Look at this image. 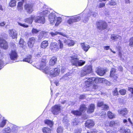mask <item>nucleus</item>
<instances>
[{"label":"nucleus","instance_id":"1","mask_svg":"<svg viewBox=\"0 0 133 133\" xmlns=\"http://www.w3.org/2000/svg\"><path fill=\"white\" fill-rule=\"evenodd\" d=\"M46 58L45 57L40 62L39 66L37 68L42 70L43 72L46 74H50L51 77H55L59 75L60 72V69L59 68H54L50 70L49 67L46 66Z\"/></svg>","mask_w":133,"mask_h":133},{"label":"nucleus","instance_id":"2","mask_svg":"<svg viewBox=\"0 0 133 133\" xmlns=\"http://www.w3.org/2000/svg\"><path fill=\"white\" fill-rule=\"evenodd\" d=\"M107 81L105 79L98 77H91L89 78L87 80L85 81V83L87 87H90L92 84L95 83H105Z\"/></svg>","mask_w":133,"mask_h":133},{"label":"nucleus","instance_id":"3","mask_svg":"<svg viewBox=\"0 0 133 133\" xmlns=\"http://www.w3.org/2000/svg\"><path fill=\"white\" fill-rule=\"evenodd\" d=\"M57 43L55 42H51L50 45V48L53 51L55 52L59 49H62L63 47V42L60 39L57 41Z\"/></svg>","mask_w":133,"mask_h":133},{"label":"nucleus","instance_id":"4","mask_svg":"<svg viewBox=\"0 0 133 133\" xmlns=\"http://www.w3.org/2000/svg\"><path fill=\"white\" fill-rule=\"evenodd\" d=\"M71 62L72 65L76 66H81L85 63V61L82 60H79L78 58L75 56L71 57Z\"/></svg>","mask_w":133,"mask_h":133},{"label":"nucleus","instance_id":"5","mask_svg":"<svg viewBox=\"0 0 133 133\" xmlns=\"http://www.w3.org/2000/svg\"><path fill=\"white\" fill-rule=\"evenodd\" d=\"M92 67L91 65H86L84 67L81 73V76L83 77L92 72Z\"/></svg>","mask_w":133,"mask_h":133},{"label":"nucleus","instance_id":"6","mask_svg":"<svg viewBox=\"0 0 133 133\" xmlns=\"http://www.w3.org/2000/svg\"><path fill=\"white\" fill-rule=\"evenodd\" d=\"M97 15V13L94 12H91L90 11L87 14H83V17H84L83 22L86 23L88 20L89 17L91 16L95 17Z\"/></svg>","mask_w":133,"mask_h":133},{"label":"nucleus","instance_id":"7","mask_svg":"<svg viewBox=\"0 0 133 133\" xmlns=\"http://www.w3.org/2000/svg\"><path fill=\"white\" fill-rule=\"evenodd\" d=\"M81 19V18L79 16H72L67 21V23L71 24L74 23L79 21Z\"/></svg>","mask_w":133,"mask_h":133},{"label":"nucleus","instance_id":"8","mask_svg":"<svg viewBox=\"0 0 133 133\" xmlns=\"http://www.w3.org/2000/svg\"><path fill=\"white\" fill-rule=\"evenodd\" d=\"M96 24L98 28L100 30H102L105 29L107 27V25L106 23L105 22L102 21L97 22Z\"/></svg>","mask_w":133,"mask_h":133},{"label":"nucleus","instance_id":"9","mask_svg":"<svg viewBox=\"0 0 133 133\" xmlns=\"http://www.w3.org/2000/svg\"><path fill=\"white\" fill-rule=\"evenodd\" d=\"M60 105H56L52 108L51 112L54 115H57L61 112Z\"/></svg>","mask_w":133,"mask_h":133},{"label":"nucleus","instance_id":"10","mask_svg":"<svg viewBox=\"0 0 133 133\" xmlns=\"http://www.w3.org/2000/svg\"><path fill=\"white\" fill-rule=\"evenodd\" d=\"M0 47L5 50L7 49L8 47L7 42L1 38H0Z\"/></svg>","mask_w":133,"mask_h":133},{"label":"nucleus","instance_id":"11","mask_svg":"<svg viewBox=\"0 0 133 133\" xmlns=\"http://www.w3.org/2000/svg\"><path fill=\"white\" fill-rule=\"evenodd\" d=\"M9 36L12 39L16 38L17 37V32L14 29H9L8 30Z\"/></svg>","mask_w":133,"mask_h":133},{"label":"nucleus","instance_id":"12","mask_svg":"<svg viewBox=\"0 0 133 133\" xmlns=\"http://www.w3.org/2000/svg\"><path fill=\"white\" fill-rule=\"evenodd\" d=\"M35 21L36 23L43 24L45 22V20L44 17L42 16H35Z\"/></svg>","mask_w":133,"mask_h":133},{"label":"nucleus","instance_id":"13","mask_svg":"<svg viewBox=\"0 0 133 133\" xmlns=\"http://www.w3.org/2000/svg\"><path fill=\"white\" fill-rule=\"evenodd\" d=\"M10 58L11 60H15L17 58V53L15 50H11L9 54Z\"/></svg>","mask_w":133,"mask_h":133},{"label":"nucleus","instance_id":"14","mask_svg":"<svg viewBox=\"0 0 133 133\" xmlns=\"http://www.w3.org/2000/svg\"><path fill=\"white\" fill-rule=\"evenodd\" d=\"M56 16L54 13H51L49 15L48 18L50 24H54L56 22Z\"/></svg>","mask_w":133,"mask_h":133},{"label":"nucleus","instance_id":"15","mask_svg":"<svg viewBox=\"0 0 133 133\" xmlns=\"http://www.w3.org/2000/svg\"><path fill=\"white\" fill-rule=\"evenodd\" d=\"M64 42L68 46L70 47L74 46L76 43V41L72 39H64Z\"/></svg>","mask_w":133,"mask_h":133},{"label":"nucleus","instance_id":"16","mask_svg":"<svg viewBox=\"0 0 133 133\" xmlns=\"http://www.w3.org/2000/svg\"><path fill=\"white\" fill-rule=\"evenodd\" d=\"M32 7V5L31 4L26 3L24 5L25 9L29 14L31 13L33 11Z\"/></svg>","mask_w":133,"mask_h":133},{"label":"nucleus","instance_id":"17","mask_svg":"<svg viewBox=\"0 0 133 133\" xmlns=\"http://www.w3.org/2000/svg\"><path fill=\"white\" fill-rule=\"evenodd\" d=\"M49 34L52 37H53L55 36L58 34H59L62 35L64 37H66L67 38H68V36L66 34L62 32H59L55 31L50 32L49 33Z\"/></svg>","mask_w":133,"mask_h":133},{"label":"nucleus","instance_id":"18","mask_svg":"<svg viewBox=\"0 0 133 133\" xmlns=\"http://www.w3.org/2000/svg\"><path fill=\"white\" fill-rule=\"evenodd\" d=\"M116 71V70L115 69H111L110 74V76L113 78L114 79V82L117 81V79L118 78L117 75H116L115 74Z\"/></svg>","mask_w":133,"mask_h":133},{"label":"nucleus","instance_id":"19","mask_svg":"<svg viewBox=\"0 0 133 133\" xmlns=\"http://www.w3.org/2000/svg\"><path fill=\"white\" fill-rule=\"evenodd\" d=\"M95 124L94 122L92 120H88L86 122L85 126L89 128L93 127Z\"/></svg>","mask_w":133,"mask_h":133},{"label":"nucleus","instance_id":"20","mask_svg":"<svg viewBox=\"0 0 133 133\" xmlns=\"http://www.w3.org/2000/svg\"><path fill=\"white\" fill-rule=\"evenodd\" d=\"M81 46L82 49L85 52L87 51L90 48V46L85 43H81Z\"/></svg>","mask_w":133,"mask_h":133},{"label":"nucleus","instance_id":"21","mask_svg":"<svg viewBox=\"0 0 133 133\" xmlns=\"http://www.w3.org/2000/svg\"><path fill=\"white\" fill-rule=\"evenodd\" d=\"M35 15H31L30 17L29 18L25 19L24 20V21L25 22L29 24H31L34 19L35 20Z\"/></svg>","mask_w":133,"mask_h":133},{"label":"nucleus","instance_id":"22","mask_svg":"<svg viewBox=\"0 0 133 133\" xmlns=\"http://www.w3.org/2000/svg\"><path fill=\"white\" fill-rule=\"evenodd\" d=\"M35 42V39L34 37H32L30 38L28 43L29 46L30 48H32Z\"/></svg>","mask_w":133,"mask_h":133},{"label":"nucleus","instance_id":"23","mask_svg":"<svg viewBox=\"0 0 133 133\" xmlns=\"http://www.w3.org/2000/svg\"><path fill=\"white\" fill-rule=\"evenodd\" d=\"M118 113L123 116L127 115L128 112L127 109L125 108H123L118 110Z\"/></svg>","mask_w":133,"mask_h":133},{"label":"nucleus","instance_id":"24","mask_svg":"<svg viewBox=\"0 0 133 133\" xmlns=\"http://www.w3.org/2000/svg\"><path fill=\"white\" fill-rule=\"evenodd\" d=\"M95 106L93 104H90L88 107L87 112L88 113H91L94 111Z\"/></svg>","mask_w":133,"mask_h":133},{"label":"nucleus","instance_id":"25","mask_svg":"<svg viewBox=\"0 0 133 133\" xmlns=\"http://www.w3.org/2000/svg\"><path fill=\"white\" fill-rule=\"evenodd\" d=\"M96 72L98 75L102 76L105 73L106 70L103 69L98 68L96 70Z\"/></svg>","mask_w":133,"mask_h":133},{"label":"nucleus","instance_id":"26","mask_svg":"<svg viewBox=\"0 0 133 133\" xmlns=\"http://www.w3.org/2000/svg\"><path fill=\"white\" fill-rule=\"evenodd\" d=\"M97 106L99 107H102L103 109L105 110H107L109 108V107L107 105L104 104L103 102H99L98 103Z\"/></svg>","mask_w":133,"mask_h":133},{"label":"nucleus","instance_id":"27","mask_svg":"<svg viewBox=\"0 0 133 133\" xmlns=\"http://www.w3.org/2000/svg\"><path fill=\"white\" fill-rule=\"evenodd\" d=\"M110 38L112 40L116 41L118 39L120 40H121L122 37L119 35L113 34L111 35Z\"/></svg>","mask_w":133,"mask_h":133},{"label":"nucleus","instance_id":"28","mask_svg":"<svg viewBox=\"0 0 133 133\" xmlns=\"http://www.w3.org/2000/svg\"><path fill=\"white\" fill-rule=\"evenodd\" d=\"M85 87L86 88H88V89H87V90H90V91H93V90L91 89H90L92 88H93L94 89H97L98 87L97 85H95L94 84V83H92V84L91 85H90V87H87L86 85V84L85 83Z\"/></svg>","mask_w":133,"mask_h":133},{"label":"nucleus","instance_id":"29","mask_svg":"<svg viewBox=\"0 0 133 133\" xmlns=\"http://www.w3.org/2000/svg\"><path fill=\"white\" fill-rule=\"evenodd\" d=\"M31 56L30 55H29L27 57L23 59V61L24 62H28L30 63H31L32 62V61L31 59Z\"/></svg>","mask_w":133,"mask_h":133},{"label":"nucleus","instance_id":"30","mask_svg":"<svg viewBox=\"0 0 133 133\" xmlns=\"http://www.w3.org/2000/svg\"><path fill=\"white\" fill-rule=\"evenodd\" d=\"M57 60V58L55 57H52L50 60L49 62V64L51 65H54Z\"/></svg>","mask_w":133,"mask_h":133},{"label":"nucleus","instance_id":"31","mask_svg":"<svg viewBox=\"0 0 133 133\" xmlns=\"http://www.w3.org/2000/svg\"><path fill=\"white\" fill-rule=\"evenodd\" d=\"M62 21V19L60 17H56L55 22V26H58L61 23Z\"/></svg>","mask_w":133,"mask_h":133},{"label":"nucleus","instance_id":"32","mask_svg":"<svg viewBox=\"0 0 133 133\" xmlns=\"http://www.w3.org/2000/svg\"><path fill=\"white\" fill-rule=\"evenodd\" d=\"M42 130L43 133H51V129L47 127H44L43 128Z\"/></svg>","mask_w":133,"mask_h":133},{"label":"nucleus","instance_id":"33","mask_svg":"<svg viewBox=\"0 0 133 133\" xmlns=\"http://www.w3.org/2000/svg\"><path fill=\"white\" fill-rule=\"evenodd\" d=\"M8 121V120L4 119L1 120L0 122V128H3L6 125Z\"/></svg>","mask_w":133,"mask_h":133},{"label":"nucleus","instance_id":"34","mask_svg":"<svg viewBox=\"0 0 133 133\" xmlns=\"http://www.w3.org/2000/svg\"><path fill=\"white\" fill-rule=\"evenodd\" d=\"M48 41L46 40L43 41L41 45V47L45 49L48 46Z\"/></svg>","mask_w":133,"mask_h":133},{"label":"nucleus","instance_id":"35","mask_svg":"<svg viewBox=\"0 0 133 133\" xmlns=\"http://www.w3.org/2000/svg\"><path fill=\"white\" fill-rule=\"evenodd\" d=\"M23 2H19L18 3L17 6V9L19 11H21L23 9Z\"/></svg>","mask_w":133,"mask_h":133},{"label":"nucleus","instance_id":"36","mask_svg":"<svg viewBox=\"0 0 133 133\" xmlns=\"http://www.w3.org/2000/svg\"><path fill=\"white\" fill-rule=\"evenodd\" d=\"M3 133H11V130L10 127H7L2 130Z\"/></svg>","mask_w":133,"mask_h":133},{"label":"nucleus","instance_id":"37","mask_svg":"<svg viewBox=\"0 0 133 133\" xmlns=\"http://www.w3.org/2000/svg\"><path fill=\"white\" fill-rule=\"evenodd\" d=\"M120 133H130V130L128 129L121 128L119 130Z\"/></svg>","mask_w":133,"mask_h":133},{"label":"nucleus","instance_id":"38","mask_svg":"<svg viewBox=\"0 0 133 133\" xmlns=\"http://www.w3.org/2000/svg\"><path fill=\"white\" fill-rule=\"evenodd\" d=\"M44 123L45 124L49 125L51 127L54 124L53 122L52 121L48 119L45 120Z\"/></svg>","mask_w":133,"mask_h":133},{"label":"nucleus","instance_id":"39","mask_svg":"<svg viewBox=\"0 0 133 133\" xmlns=\"http://www.w3.org/2000/svg\"><path fill=\"white\" fill-rule=\"evenodd\" d=\"M87 109L85 106L84 105H81L80 108L79 110L81 113L85 112Z\"/></svg>","mask_w":133,"mask_h":133},{"label":"nucleus","instance_id":"40","mask_svg":"<svg viewBox=\"0 0 133 133\" xmlns=\"http://www.w3.org/2000/svg\"><path fill=\"white\" fill-rule=\"evenodd\" d=\"M50 12L47 10H45L43 11L42 12H40L39 14L40 16L44 17L46 16L47 14H49Z\"/></svg>","mask_w":133,"mask_h":133},{"label":"nucleus","instance_id":"41","mask_svg":"<svg viewBox=\"0 0 133 133\" xmlns=\"http://www.w3.org/2000/svg\"><path fill=\"white\" fill-rule=\"evenodd\" d=\"M16 1L15 0H11L9 3V6L11 7H14L16 5Z\"/></svg>","mask_w":133,"mask_h":133},{"label":"nucleus","instance_id":"42","mask_svg":"<svg viewBox=\"0 0 133 133\" xmlns=\"http://www.w3.org/2000/svg\"><path fill=\"white\" fill-rule=\"evenodd\" d=\"M107 115L108 117L110 119H112L115 117V115L110 111L108 112Z\"/></svg>","mask_w":133,"mask_h":133},{"label":"nucleus","instance_id":"43","mask_svg":"<svg viewBox=\"0 0 133 133\" xmlns=\"http://www.w3.org/2000/svg\"><path fill=\"white\" fill-rule=\"evenodd\" d=\"M71 113L74 115L76 116H80L81 114V112L78 110L72 111H71Z\"/></svg>","mask_w":133,"mask_h":133},{"label":"nucleus","instance_id":"44","mask_svg":"<svg viewBox=\"0 0 133 133\" xmlns=\"http://www.w3.org/2000/svg\"><path fill=\"white\" fill-rule=\"evenodd\" d=\"M79 123L78 122V121L77 119H75L72 121V124L73 126H75L77 125Z\"/></svg>","mask_w":133,"mask_h":133},{"label":"nucleus","instance_id":"45","mask_svg":"<svg viewBox=\"0 0 133 133\" xmlns=\"http://www.w3.org/2000/svg\"><path fill=\"white\" fill-rule=\"evenodd\" d=\"M108 4L114 6L116 4V3L114 1L110 0L109 1Z\"/></svg>","mask_w":133,"mask_h":133},{"label":"nucleus","instance_id":"46","mask_svg":"<svg viewBox=\"0 0 133 133\" xmlns=\"http://www.w3.org/2000/svg\"><path fill=\"white\" fill-rule=\"evenodd\" d=\"M126 91L124 89H122L120 90L119 92L120 94L122 95H125L126 93Z\"/></svg>","mask_w":133,"mask_h":133},{"label":"nucleus","instance_id":"47","mask_svg":"<svg viewBox=\"0 0 133 133\" xmlns=\"http://www.w3.org/2000/svg\"><path fill=\"white\" fill-rule=\"evenodd\" d=\"M63 128L61 127H58L57 129V132L58 133H62L63 131Z\"/></svg>","mask_w":133,"mask_h":133},{"label":"nucleus","instance_id":"48","mask_svg":"<svg viewBox=\"0 0 133 133\" xmlns=\"http://www.w3.org/2000/svg\"><path fill=\"white\" fill-rule=\"evenodd\" d=\"M129 45L131 47L133 46V36L131 38L129 39Z\"/></svg>","mask_w":133,"mask_h":133},{"label":"nucleus","instance_id":"49","mask_svg":"<svg viewBox=\"0 0 133 133\" xmlns=\"http://www.w3.org/2000/svg\"><path fill=\"white\" fill-rule=\"evenodd\" d=\"M44 35V33L43 31H42V32H41L40 34H39V35L38 36V39L39 40L42 39L43 38Z\"/></svg>","mask_w":133,"mask_h":133},{"label":"nucleus","instance_id":"50","mask_svg":"<svg viewBox=\"0 0 133 133\" xmlns=\"http://www.w3.org/2000/svg\"><path fill=\"white\" fill-rule=\"evenodd\" d=\"M4 64L3 60L0 59V70L3 67Z\"/></svg>","mask_w":133,"mask_h":133},{"label":"nucleus","instance_id":"51","mask_svg":"<svg viewBox=\"0 0 133 133\" xmlns=\"http://www.w3.org/2000/svg\"><path fill=\"white\" fill-rule=\"evenodd\" d=\"M116 125V124L113 121H110L109 123V126L111 127H115Z\"/></svg>","mask_w":133,"mask_h":133},{"label":"nucleus","instance_id":"52","mask_svg":"<svg viewBox=\"0 0 133 133\" xmlns=\"http://www.w3.org/2000/svg\"><path fill=\"white\" fill-rule=\"evenodd\" d=\"M67 117H65L63 119V122H65L64 124L67 127L69 126V124L68 123V122H67V121H65V119H67ZM67 128H68V127H67Z\"/></svg>","mask_w":133,"mask_h":133},{"label":"nucleus","instance_id":"53","mask_svg":"<svg viewBox=\"0 0 133 133\" xmlns=\"http://www.w3.org/2000/svg\"><path fill=\"white\" fill-rule=\"evenodd\" d=\"M38 32L39 30L35 28H33L32 30V33L34 34L37 33Z\"/></svg>","mask_w":133,"mask_h":133},{"label":"nucleus","instance_id":"54","mask_svg":"<svg viewBox=\"0 0 133 133\" xmlns=\"http://www.w3.org/2000/svg\"><path fill=\"white\" fill-rule=\"evenodd\" d=\"M18 24L20 26L24 28H27L28 27V25H26L25 24H22L20 23H18Z\"/></svg>","mask_w":133,"mask_h":133},{"label":"nucleus","instance_id":"55","mask_svg":"<svg viewBox=\"0 0 133 133\" xmlns=\"http://www.w3.org/2000/svg\"><path fill=\"white\" fill-rule=\"evenodd\" d=\"M123 122L124 124H125L126 126H130V124L128 123V121L126 119H123Z\"/></svg>","mask_w":133,"mask_h":133},{"label":"nucleus","instance_id":"56","mask_svg":"<svg viewBox=\"0 0 133 133\" xmlns=\"http://www.w3.org/2000/svg\"><path fill=\"white\" fill-rule=\"evenodd\" d=\"M113 93L114 95H118V92L117 88H116L113 91Z\"/></svg>","mask_w":133,"mask_h":133},{"label":"nucleus","instance_id":"57","mask_svg":"<svg viewBox=\"0 0 133 133\" xmlns=\"http://www.w3.org/2000/svg\"><path fill=\"white\" fill-rule=\"evenodd\" d=\"M100 115L102 118L103 117H106L105 112L104 111L102 112V113L100 114Z\"/></svg>","mask_w":133,"mask_h":133},{"label":"nucleus","instance_id":"58","mask_svg":"<svg viewBox=\"0 0 133 133\" xmlns=\"http://www.w3.org/2000/svg\"><path fill=\"white\" fill-rule=\"evenodd\" d=\"M105 4L104 3H100L99 4V8H103L105 6Z\"/></svg>","mask_w":133,"mask_h":133},{"label":"nucleus","instance_id":"59","mask_svg":"<svg viewBox=\"0 0 133 133\" xmlns=\"http://www.w3.org/2000/svg\"><path fill=\"white\" fill-rule=\"evenodd\" d=\"M66 68L64 66H62L61 70V71L62 73H63L64 72L65 70H66Z\"/></svg>","mask_w":133,"mask_h":133},{"label":"nucleus","instance_id":"60","mask_svg":"<svg viewBox=\"0 0 133 133\" xmlns=\"http://www.w3.org/2000/svg\"><path fill=\"white\" fill-rule=\"evenodd\" d=\"M24 43V41L23 39H21L19 42V44L21 45H23Z\"/></svg>","mask_w":133,"mask_h":133},{"label":"nucleus","instance_id":"61","mask_svg":"<svg viewBox=\"0 0 133 133\" xmlns=\"http://www.w3.org/2000/svg\"><path fill=\"white\" fill-rule=\"evenodd\" d=\"M128 90L130 91L131 92L132 94H133V88H131L129 87L128 88Z\"/></svg>","mask_w":133,"mask_h":133},{"label":"nucleus","instance_id":"62","mask_svg":"<svg viewBox=\"0 0 133 133\" xmlns=\"http://www.w3.org/2000/svg\"><path fill=\"white\" fill-rule=\"evenodd\" d=\"M81 131L79 129H76L75 130L74 133H81Z\"/></svg>","mask_w":133,"mask_h":133},{"label":"nucleus","instance_id":"63","mask_svg":"<svg viewBox=\"0 0 133 133\" xmlns=\"http://www.w3.org/2000/svg\"><path fill=\"white\" fill-rule=\"evenodd\" d=\"M110 46H104V49L108 50L109 49H110Z\"/></svg>","mask_w":133,"mask_h":133},{"label":"nucleus","instance_id":"64","mask_svg":"<svg viewBox=\"0 0 133 133\" xmlns=\"http://www.w3.org/2000/svg\"><path fill=\"white\" fill-rule=\"evenodd\" d=\"M107 133H117V131H112L111 130H110L108 131H107Z\"/></svg>","mask_w":133,"mask_h":133}]
</instances>
